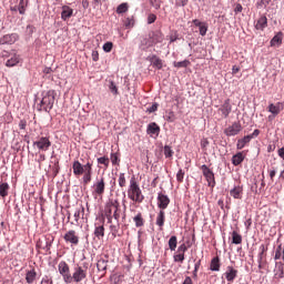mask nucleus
<instances>
[{"label": "nucleus", "instance_id": "f257e3e1", "mask_svg": "<svg viewBox=\"0 0 284 284\" xmlns=\"http://www.w3.org/2000/svg\"><path fill=\"white\" fill-rule=\"evenodd\" d=\"M104 216L108 223H112V219L119 223L121 219V203L116 199H110L104 205Z\"/></svg>", "mask_w": 284, "mask_h": 284}, {"label": "nucleus", "instance_id": "f03ea898", "mask_svg": "<svg viewBox=\"0 0 284 284\" xmlns=\"http://www.w3.org/2000/svg\"><path fill=\"white\" fill-rule=\"evenodd\" d=\"M128 199L133 201V203H143L145 201V195H143V191H141V186L136 181V176H131L128 187Z\"/></svg>", "mask_w": 284, "mask_h": 284}, {"label": "nucleus", "instance_id": "7ed1b4c3", "mask_svg": "<svg viewBox=\"0 0 284 284\" xmlns=\"http://www.w3.org/2000/svg\"><path fill=\"white\" fill-rule=\"evenodd\" d=\"M88 278V267L77 265L73 268V272L70 276L69 284L70 283H81Z\"/></svg>", "mask_w": 284, "mask_h": 284}, {"label": "nucleus", "instance_id": "20e7f679", "mask_svg": "<svg viewBox=\"0 0 284 284\" xmlns=\"http://www.w3.org/2000/svg\"><path fill=\"white\" fill-rule=\"evenodd\" d=\"M57 97V92L54 90H49L41 100V106L44 112H50L52 108H54V99Z\"/></svg>", "mask_w": 284, "mask_h": 284}, {"label": "nucleus", "instance_id": "39448f33", "mask_svg": "<svg viewBox=\"0 0 284 284\" xmlns=\"http://www.w3.org/2000/svg\"><path fill=\"white\" fill-rule=\"evenodd\" d=\"M58 272L59 274L62 275L63 282L67 284H70V278H71L70 276L72 274L70 273V265H68V262L61 261L58 264Z\"/></svg>", "mask_w": 284, "mask_h": 284}, {"label": "nucleus", "instance_id": "423d86ee", "mask_svg": "<svg viewBox=\"0 0 284 284\" xmlns=\"http://www.w3.org/2000/svg\"><path fill=\"white\" fill-rule=\"evenodd\" d=\"M93 194L95 196H103L105 194V178L103 175L97 178L93 184Z\"/></svg>", "mask_w": 284, "mask_h": 284}, {"label": "nucleus", "instance_id": "0eeeda50", "mask_svg": "<svg viewBox=\"0 0 284 284\" xmlns=\"http://www.w3.org/2000/svg\"><path fill=\"white\" fill-rule=\"evenodd\" d=\"M202 174L206 179L209 187H214L216 185V180L214 179V172L205 164L201 166Z\"/></svg>", "mask_w": 284, "mask_h": 284}, {"label": "nucleus", "instance_id": "6e6552de", "mask_svg": "<svg viewBox=\"0 0 284 284\" xmlns=\"http://www.w3.org/2000/svg\"><path fill=\"white\" fill-rule=\"evenodd\" d=\"M243 131V125H241V122H233L232 125H229L226 129H224V134L226 136H236L237 134H241Z\"/></svg>", "mask_w": 284, "mask_h": 284}, {"label": "nucleus", "instance_id": "1a4fd4ad", "mask_svg": "<svg viewBox=\"0 0 284 284\" xmlns=\"http://www.w3.org/2000/svg\"><path fill=\"white\" fill-rule=\"evenodd\" d=\"M33 145H36L41 152H48L52 146V142L49 136H42L38 141H34Z\"/></svg>", "mask_w": 284, "mask_h": 284}, {"label": "nucleus", "instance_id": "9d476101", "mask_svg": "<svg viewBox=\"0 0 284 284\" xmlns=\"http://www.w3.org/2000/svg\"><path fill=\"white\" fill-rule=\"evenodd\" d=\"M63 239H64L65 243H69L71 246L72 245H74V246L79 245L80 237H79V234L77 233V231H74V230L68 231L63 235Z\"/></svg>", "mask_w": 284, "mask_h": 284}, {"label": "nucleus", "instance_id": "9b49d317", "mask_svg": "<svg viewBox=\"0 0 284 284\" xmlns=\"http://www.w3.org/2000/svg\"><path fill=\"white\" fill-rule=\"evenodd\" d=\"M146 61H149L154 70H163V67L165 65V61H163L161 58H159L156 54H151L146 58Z\"/></svg>", "mask_w": 284, "mask_h": 284}, {"label": "nucleus", "instance_id": "f8f14e48", "mask_svg": "<svg viewBox=\"0 0 284 284\" xmlns=\"http://www.w3.org/2000/svg\"><path fill=\"white\" fill-rule=\"evenodd\" d=\"M19 41V34L17 33H9L4 34L0 38V45H13V43H17Z\"/></svg>", "mask_w": 284, "mask_h": 284}, {"label": "nucleus", "instance_id": "ddd939ff", "mask_svg": "<svg viewBox=\"0 0 284 284\" xmlns=\"http://www.w3.org/2000/svg\"><path fill=\"white\" fill-rule=\"evenodd\" d=\"M92 162H87L83 171L82 181L84 185H88L92 181Z\"/></svg>", "mask_w": 284, "mask_h": 284}, {"label": "nucleus", "instance_id": "4468645a", "mask_svg": "<svg viewBox=\"0 0 284 284\" xmlns=\"http://www.w3.org/2000/svg\"><path fill=\"white\" fill-rule=\"evenodd\" d=\"M217 112L221 113L222 119H227L232 113V104L230 103V99H226L224 103L219 108Z\"/></svg>", "mask_w": 284, "mask_h": 284}, {"label": "nucleus", "instance_id": "2eb2a0df", "mask_svg": "<svg viewBox=\"0 0 284 284\" xmlns=\"http://www.w3.org/2000/svg\"><path fill=\"white\" fill-rule=\"evenodd\" d=\"M223 276L226 278L229 283H234L236 276H239V271L234 268V266H227Z\"/></svg>", "mask_w": 284, "mask_h": 284}, {"label": "nucleus", "instance_id": "dca6fc26", "mask_svg": "<svg viewBox=\"0 0 284 284\" xmlns=\"http://www.w3.org/2000/svg\"><path fill=\"white\" fill-rule=\"evenodd\" d=\"M37 250H44V252H49L52 247V240L50 239H44V240H38L36 244Z\"/></svg>", "mask_w": 284, "mask_h": 284}, {"label": "nucleus", "instance_id": "f3484780", "mask_svg": "<svg viewBox=\"0 0 284 284\" xmlns=\"http://www.w3.org/2000/svg\"><path fill=\"white\" fill-rule=\"evenodd\" d=\"M267 110L271 112V114H273V116H278V114H281V112L284 110V104L283 102H277L275 104L271 103L268 104Z\"/></svg>", "mask_w": 284, "mask_h": 284}, {"label": "nucleus", "instance_id": "a211bd4d", "mask_svg": "<svg viewBox=\"0 0 284 284\" xmlns=\"http://www.w3.org/2000/svg\"><path fill=\"white\" fill-rule=\"evenodd\" d=\"M170 205V197L163 193H159L158 195V207L160 210H168V206Z\"/></svg>", "mask_w": 284, "mask_h": 284}, {"label": "nucleus", "instance_id": "6ab92c4d", "mask_svg": "<svg viewBox=\"0 0 284 284\" xmlns=\"http://www.w3.org/2000/svg\"><path fill=\"white\" fill-rule=\"evenodd\" d=\"M72 170L74 176H82L83 172H85V164H81L79 160H75L72 164Z\"/></svg>", "mask_w": 284, "mask_h": 284}, {"label": "nucleus", "instance_id": "aec40b11", "mask_svg": "<svg viewBox=\"0 0 284 284\" xmlns=\"http://www.w3.org/2000/svg\"><path fill=\"white\" fill-rule=\"evenodd\" d=\"M155 225H158L160 232H163V226L165 225V211L160 210L155 217Z\"/></svg>", "mask_w": 284, "mask_h": 284}, {"label": "nucleus", "instance_id": "412c9836", "mask_svg": "<svg viewBox=\"0 0 284 284\" xmlns=\"http://www.w3.org/2000/svg\"><path fill=\"white\" fill-rule=\"evenodd\" d=\"M73 14H74V10L70 8V6H62V11H61L62 21H69Z\"/></svg>", "mask_w": 284, "mask_h": 284}, {"label": "nucleus", "instance_id": "4be33fe9", "mask_svg": "<svg viewBox=\"0 0 284 284\" xmlns=\"http://www.w3.org/2000/svg\"><path fill=\"white\" fill-rule=\"evenodd\" d=\"M210 271L221 272V258H219V256H215L211 260Z\"/></svg>", "mask_w": 284, "mask_h": 284}, {"label": "nucleus", "instance_id": "5701e85b", "mask_svg": "<svg viewBox=\"0 0 284 284\" xmlns=\"http://www.w3.org/2000/svg\"><path fill=\"white\" fill-rule=\"evenodd\" d=\"M34 281H37V270H34V267H32L31 270L27 271V273H26V282L28 284H32V283H34Z\"/></svg>", "mask_w": 284, "mask_h": 284}, {"label": "nucleus", "instance_id": "b1692460", "mask_svg": "<svg viewBox=\"0 0 284 284\" xmlns=\"http://www.w3.org/2000/svg\"><path fill=\"white\" fill-rule=\"evenodd\" d=\"M146 132L148 134H155V136H159L161 126H159L155 122H152L148 125Z\"/></svg>", "mask_w": 284, "mask_h": 284}, {"label": "nucleus", "instance_id": "393cba45", "mask_svg": "<svg viewBox=\"0 0 284 284\" xmlns=\"http://www.w3.org/2000/svg\"><path fill=\"white\" fill-rule=\"evenodd\" d=\"M230 194L233 199H243V186L237 185L230 191Z\"/></svg>", "mask_w": 284, "mask_h": 284}, {"label": "nucleus", "instance_id": "a878e982", "mask_svg": "<svg viewBox=\"0 0 284 284\" xmlns=\"http://www.w3.org/2000/svg\"><path fill=\"white\" fill-rule=\"evenodd\" d=\"M163 39H164V36H163V32L161 31H154L151 36V42L154 44L163 43Z\"/></svg>", "mask_w": 284, "mask_h": 284}, {"label": "nucleus", "instance_id": "bb28decb", "mask_svg": "<svg viewBox=\"0 0 284 284\" xmlns=\"http://www.w3.org/2000/svg\"><path fill=\"white\" fill-rule=\"evenodd\" d=\"M10 192V184L8 182H0V196L6 199Z\"/></svg>", "mask_w": 284, "mask_h": 284}, {"label": "nucleus", "instance_id": "cd10ccee", "mask_svg": "<svg viewBox=\"0 0 284 284\" xmlns=\"http://www.w3.org/2000/svg\"><path fill=\"white\" fill-rule=\"evenodd\" d=\"M266 27H267V17L265 16L260 17V19H257L255 23V28L257 30H265Z\"/></svg>", "mask_w": 284, "mask_h": 284}, {"label": "nucleus", "instance_id": "c85d7f7f", "mask_svg": "<svg viewBox=\"0 0 284 284\" xmlns=\"http://www.w3.org/2000/svg\"><path fill=\"white\" fill-rule=\"evenodd\" d=\"M245 161V155H243V152H239L232 158L233 165H241L242 162Z\"/></svg>", "mask_w": 284, "mask_h": 284}, {"label": "nucleus", "instance_id": "c756f323", "mask_svg": "<svg viewBox=\"0 0 284 284\" xmlns=\"http://www.w3.org/2000/svg\"><path fill=\"white\" fill-rule=\"evenodd\" d=\"M133 221L135 223V227H143L145 225V220L143 219V214L139 212L134 217Z\"/></svg>", "mask_w": 284, "mask_h": 284}, {"label": "nucleus", "instance_id": "7c9ffc66", "mask_svg": "<svg viewBox=\"0 0 284 284\" xmlns=\"http://www.w3.org/2000/svg\"><path fill=\"white\" fill-rule=\"evenodd\" d=\"M21 61L18 54L12 55L9 60H7L6 65L7 68H14Z\"/></svg>", "mask_w": 284, "mask_h": 284}, {"label": "nucleus", "instance_id": "2f4dec72", "mask_svg": "<svg viewBox=\"0 0 284 284\" xmlns=\"http://www.w3.org/2000/svg\"><path fill=\"white\" fill-rule=\"evenodd\" d=\"M251 138L248 135H245L244 138L237 140V143H236V148L239 150H243V148H245L247 145V143H250Z\"/></svg>", "mask_w": 284, "mask_h": 284}, {"label": "nucleus", "instance_id": "473e14b6", "mask_svg": "<svg viewBox=\"0 0 284 284\" xmlns=\"http://www.w3.org/2000/svg\"><path fill=\"white\" fill-rule=\"evenodd\" d=\"M94 236L97 239H99V241H101V239H103V236H105V226H103V225L95 226Z\"/></svg>", "mask_w": 284, "mask_h": 284}, {"label": "nucleus", "instance_id": "72a5a7b5", "mask_svg": "<svg viewBox=\"0 0 284 284\" xmlns=\"http://www.w3.org/2000/svg\"><path fill=\"white\" fill-rule=\"evenodd\" d=\"M232 243L234 245H241L243 243V236L236 231L232 232Z\"/></svg>", "mask_w": 284, "mask_h": 284}, {"label": "nucleus", "instance_id": "f704fd0d", "mask_svg": "<svg viewBox=\"0 0 284 284\" xmlns=\"http://www.w3.org/2000/svg\"><path fill=\"white\" fill-rule=\"evenodd\" d=\"M97 267L99 272H105V270H108V260L100 258L97 263Z\"/></svg>", "mask_w": 284, "mask_h": 284}, {"label": "nucleus", "instance_id": "c9c22d12", "mask_svg": "<svg viewBox=\"0 0 284 284\" xmlns=\"http://www.w3.org/2000/svg\"><path fill=\"white\" fill-rule=\"evenodd\" d=\"M283 43V33L278 32L272 40L271 45H281Z\"/></svg>", "mask_w": 284, "mask_h": 284}, {"label": "nucleus", "instance_id": "e433bc0d", "mask_svg": "<svg viewBox=\"0 0 284 284\" xmlns=\"http://www.w3.org/2000/svg\"><path fill=\"white\" fill-rule=\"evenodd\" d=\"M29 0H19L18 11L19 14H26V8H28Z\"/></svg>", "mask_w": 284, "mask_h": 284}, {"label": "nucleus", "instance_id": "4c0bfd02", "mask_svg": "<svg viewBox=\"0 0 284 284\" xmlns=\"http://www.w3.org/2000/svg\"><path fill=\"white\" fill-rule=\"evenodd\" d=\"M121 154L119 152L111 153L110 160L112 165H120L121 164Z\"/></svg>", "mask_w": 284, "mask_h": 284}, {"label": "nucleus", "instance_id": "58836bf2", "mask_svg": "<svg viewBox=\"0 0 284 284\" xmlns=\"http://www.w3.org/2000/svg\"><path fill=\"white\" fill-rule=\"evenodd\" d=\"M178 244L179 239L176 237V235L171 236L169 240V248L171 250V252H174L176 250Z\"/></svg>", "mask_w": 284, "mask_h": 284}, {"label": "nucleus", "instance_id": "ea45409f", "mask_svg": "<svg viewBox=\"0 0 284 284\" xmlns=\"http://www.w3.org/2000/svg\"><path fill=\"white\" fill-rule=\"evenodd\" d=\"M98 164L103 165L104 170H108V168H110V158H108L105 155L98 158Z\"/></svg>", "mask_w": 284, "mask_h": 284}, {"label": "nucleus", "instance_id": "a19ab883", "mask_svg": "<svg viewBox=\"0 0 284 284\" xmlns=\"http://www.w3.org/2000/svg\"><path fill=\"white\" fill-rule=\"evenodd\" d=\"M129 8L130 7L128 6V2H123V3L119 4L116 8V14H125V12H128Z\"/></svg>", "mask_w": 284, "mask_h": 284}, {"label": "nucleus", "instance_id": "79ce46f5", "mask_svg": "<svg viewBox=\"0 0 284 284\" xmlns=\"http://www.w3.org/2000/svg\"><path fill=\"white\" fill-rule=\"evenodd\" d=\"M118 183L120 187H126L128 185V180L125 179V173H120L118 175Z\"/></svg>", "mask_w": 284, "mask_h": 284}, {"label": "nucleus", "instance_id": "37998d69", "mask_svg": "<svg viewBox=\"0 0 284 284\" xmlns=\"http://www.w3.org/2000/svg\"><path fill=\"white\" fill-rule=\"evenodd\" d=\"M164 156L166 159H172V156H174V151L172 150V146L170 145L164 146Z\"/></svg>", "mask_w": 284, "mask_h": 284}, {"label": "nucleus", "instance_id": "c03bdc74", "mask_svg": "<svg viewBox=\"0 0 284 284\" xmlns=\"http://www.w3.org/2000/svg\"><path fill=\"white\" fill-rule=\"evenodd\" d=\"M109 90H110V92H112V94H113L114 97H118V94H119V88L116 87V84H114V81H110Z\"/></svg>", "mask_w": 284, "mask_h": 284}, {"label": "nucleus", "instance_id": "a18cd8bd", "mask_svg": "<svg viewBox=\"0 0 284 284\" xmlns=\"http://www.w3.org/2000/svg\"><path fill=\"white\" fill-rule=\"evenodd\" d=\"M191 65V62L189 60H183L180 62H174V68H187Z\"/></svg>", "mask_w": 284, "mask_h": 284}, {"label": "nucleus", "instance_id": "49530a36", "mask_svg": "<svg viewBox=\"0 0 284 284\" xmlns=\"http://www.w3.org/2000/svg\"><path fill=\"white\" fill-rule=\"evenodd\" d=\"M275 278H284V268L283 265H280L274 274Z\"/></svg>", "mask_w": 284, "mask_h": 284}, {"label": "nucleus", "instance_id": "de8ad7c7", "mask_svg": "<svg viewBox=\"0 0 284 284\" xmlns=\"http://www.w3.org/2000/svg\"><path fill=\"white\" fill-rule=\"evenodd\" d=\"M201 268V260H199L195 265H194V271H193V278L197 280L199 278V270Z\"/></svg>", "mask_w": 284, "mask_h": 284}, {"label": "nucleus", "instance_id": "09e8293b", "mask_svg": "<svg viewBox=\"0 0 284 284\" xmlns=\"http://www.w3.org/2000/svg\"><path fill=\"white\" fill-rule=\"evenodd\" d=\"M110 231H111V234L113 236V239H116V236H119V224L118 225H110Z\"/></svg>", "mask_w": 284, "mask_h": 284}, {"label": "nucleus", "instance_id": "8fccbe9b", "mask_svg": "<svg viewBox=\"0 0 284 284\" xmlns=\"http://www.w3.org/2000/svg\"><path fill=\"white\" fill-rule=\"evenodd\" d=\"M175 263H183L185 261V255L178 253L173 256Z\"/></svg>", "mask_w": 284, "mask_h": 284}, {"label": "nucleus", "instance_id": "3c124183", "mask_svg": "<svg viewBox=\"0 0 284 284\" xmlns=\"http://www.w3.org/2000/svg\"><path fill=\"white\" fill-rule=\"evenodd\" d=\"M83 212H85V209L83 207L81 210L80 209L75 210L73 214L75 223H79V219H81V213L83 214Z\"/></svg>", "mask_w": 284, "mask_h": 284}, {"label": "nucleus", "instance_id": "603ef678", "mask_svg": "<svg viewBox=\"0 0 284 284\" xmlns=\"http://www.w3.org/2000/svg\"><path fill=\"white\" fill-rule=\"evenodd\" d=\"M185 178V172L180 169L176 173V181L179 183H183V179Z\"/></svg>", "mask_w": 284, "mask_h": 284}, {"label": "nucleus", "instance_id": "864d4df0", "mask_svg": "<svg viewBox=\"0 0 284 284\" xmlns=\"http://www.w3.org/2000/svg\"><path fill=\"white\" fill-rule=\"evenodd\" d=\"M103 51L104 52H112V48H114V43H112V42H106V43H104L103 44Z\"/></svg>", "mask_w": 284, "mask_h": 284}, {"label": "nucleus", "instance_id": "5fc2aeb1", "mask_svg": "<svg viewBox=\"0 0 284 284\" xmlns=\"http://www.w3.org/2000/svg\"><path fill=\"white\" fill-rule=\"evenodd\" d=\"M270 1L272 0H258L256 6L257 8H267V6H270Z\"/></svg>", "mask_w": 284, "mask_h": 284}, {"label": "nucleus", "instance_id": "6e6d98bb", "mask_svg": "<svg viewBox=\"0 0 284 284\" xmlns=\"http://www.w3.org/2000/svg\"><path fill=\"white\" fill-rule=\"evenodd\" d=\"M150 1V6H152V8H154L155 10H159L161 8V0H149Z\"/></svg>", "mask_w": 284, "mask_h": 284}, {"label": "nucleus", "instance_id": "4d7b16f0", "mask_svg": "<svg viewBox=\"0 0 284 284\" xmlns=\"http://www.w3.org/2000/svg\"><path fill=\"white\" fill-rule=\"evenodd\" d=\"M201 37H205L207 34V24L204 22L201 27H199Z\"/></svg>", "mask_w": 284, "mask_h": 284}, {"label": "nucleus", "instance_id": "13d9d810", "mask_svg": "<svg viewBox=\"0 0 284 284\" xmlns=\"http://www.w3.org/2000/svg\"><path fill=\"white\" fill-rule=\"evenodd\" d=\"M185 252H187V245H185V243L181 244L179 247H178V254H182L185 256Z\"/></svg>", "mask_w": 284, "mask_h": 284}, {"label": "nucleus", "instance_id": "bf43d9fd", "mask_svg": "<svg viewBox=\"0 0 284 284\" xmlns=\"http://www.w3.org/2000/svg\"><path fill=\"white\" fill-rule=\"evenodd\" d=\"M166 121L169 123H174L176 121V116L174 115V112H169V115L166 116Z\"/></svg>", "mask_w": 284, "mask_h": 284}, {"label": "nucleus", "instance_id": "052dcab7", "mask_svg": "<svg viewBox=\"0 0 284 284\" xmlns=\"http://www.w3.org/2000/svg\"><path fill=\"white\" fill-rule=\"evenodd\" d=\"M154 21H156V14L150 13L148 16V23H149V26H151V23H154Z\"/></svg>", "mask_w": 284, "mask_h": 284}, {"label": "nucleus", "instance_id": "680f3d73", "mask_svg": "<svg viewBox=\"0 0 284 284\" xmlns=\"http://www.w3.org/2000/svg\"><path fill=\"white\" fill-rule=\"evenodd\" d=\"M40 284H53V282H52V278H50V276L45 275V276L41 280Z\"/></svg>", "mask_w": 284, "mask_h": 284}, {"label": "nucleus", "instance_id": "e2e57ef3", "mask_svg": "<svg viewBox=\"0 0 284 284\" xmlns=\"http://www.w3.org/2000/svg\"><path fill=\"white\" fill-rule=\"evenodd\" d=\"M156 110H159L158 103H153L150 108H148V112H150V114H152V112H156Z\"/></svg>", "mask_w": 284, "mask_h": 284}, {"label": "nucleus", "instance_id": "0e129e2a", "mask_svg": "<svg viewBox=\"0 0 284 284\" xmlns=\"http://www.w3.org/2000/svg\"><path fill=\"white\" fill-rule=\"evenodd\" d=\"M19 128H20V130H26V128H28V121L20 120Z\"/></svg>", "mask_w": 284, "mask_h": 284}, {"label": "nucleus", "instance_id": "69168bd1", "mask_svg": "<svg viewBox=\"0 0 284 284\" xmlns=\"http://www.w3.org/2000/svg\"><path fill=\"white\" fill-rule=\"evenodd\" d=\"M281 256H283V254L281 253V245H280L275 252V261L281 260Z\"/></svg>", "mask_w": 284, "mask_h": 284}, {"label": "nucleus", "instance_id": "338daca9", "mask_svg": "<svg viewBox=\"0 0 284 284\" xmlns=\"http://www.w3.org/2000/svg\"><path fill=\"white\" fill-rule=\"evenodd\" d=\"M91 57H92V61H99V51L97 50L92 51Z\"/></svg>", "mask_w": 284, "mask_h": 284}, {"label": "nucleus", "instance_id": "774afa93", "mask_svg": "<svg viewBox=\"0 0 284 284\" xmlns=\"http://www.w3.org/2000/svg\"><path fill=\"white\" fill-rule=\"evenodd\" d=\"M277 154H278V158L283 159L284 161V148L278 149Z\"/></svg>", "mask_w": 284, "mask_h": 284}]
</instances>
